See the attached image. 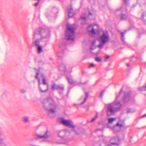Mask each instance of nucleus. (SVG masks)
I'll list each match as a JSON object with an SVG mask.
<instances>
[{"mask_svg":"<svg viewBox=\"0 0 146 146\" xmlns=\"http://www.w3.org/2000/svg\"><path fill=\"white\" fill-rule=\"evenodd\" d=\"M128 69L129 68H131V66H130L129 64H128Z\"/></svg>","mask_w":146,"mask_h":146,"instance_id":"obj_41","label":"nucleus"},{"mask_svg":"<svg viewBox=\"0 0 146 146\" xmlns=\"http://www.w3.org/2000/svg\"><path fill=\"white\" fill-rule=\"evenodd\" d=\"M105 92V91H103L100 94V97L101 98H102L103 96V94H104V93Z\"/></svg>","mask_w":146,"mask_h":146,"instance_id":"obj_34","label":"nucleus"},{"mask_svg":"<svg viewBox=\"0 0 146 146\" xmlns=\"http://www.w3.org/2000/svg\"><path fill=\"white\" fill-rule=\"evenodd\" d=\"M21 92L22 93H24L26 92V90L24 89H22L21 90Z\"/></svg>","mask_w":146,"mask_h":146,"instance_id":"obj_33","label":"nucleus"},{"mask_svg":"<svg viewBox=\"0 0 146 146\" xmlns=\"http://www.w3.org/2000/svg\"><path fill=\"white\" fill-rule=\"evenodd\" d=\"M52 101V103L50 104V107L49 108H46L44 105V108L48 111V113L49 115L54 114L57 107V105L55 102L53 100Z\"/></svg>","mask_w":146,"mask_h":146,"instance_id":"obj_9","label":"nucleus"},{"mask_svg":"<svg viewBox=\"0 0 146 146\" xmlns=\"http://www.w3.org/2000/svg\"><path fill=\"white\" fill-rule=\"evenodd\" d=\"M62 52H64V51H62Z\"/></svg>","mask_w":146,"mask_h":146,"instance_id":"obj_51","label":"nucleus"},{"mask_svg":"<svg viewBox=\"0 0 146 146\" xmlns=\"http://www.w3.org/2000/svg\"><path fill=\"white\" fill-rule=\"evenodd\" d=\"M88 29L89 33L90 35L92 36L93 35L96 34V32L95 31L93 25H89Z\"/></svg>","mask_w":146,"mask_h":146,"instance_id":"obj_15","label":"nucleus"},{"mask_svg":"<svg viewBox=\"0 0 146 146\" xmlns=\"http://www.w3.org/2000/svg\"><path fill=\"white\" fill-rule=\"evenodd\" d=\"M48 132L46 131L44 134H37L35 138L39 139L40 141H46L47 140L48 137Z\"/></svg>","mask_w":146,"mask_h":146,"instance_id":"obj_12","label":"nucleus"},{"mask_svg":"<svg viewBox=\"0 0 146 146\" xmlns=\"http://www.w3.org/2000/svg\"><path fill=\"white\" fill-rule=\"evenodd\" d=\"M96 42L95 41H93L92 43V45L91 47V50H93L96 48Z\"/></svg>","mask_w":146,"mask_h":146,"instance_id":"obj_27","label":"nucleus"},{"mask_svg":"<svg viewBox=\"0 0 146 146\" xmlns=\"http://www.w3.org/2000/svg\"><path fill=\"white\" fill-rule=\"evenodd\" d=\"M44 87V86H42V87L43 88Z\"/></svg>","mask_w":146,"mask_h":146,"instance_id":"obj_47","label":"nucleus"},{"mask_svg":"<svg viewBox=\"0 0 146 146\" xmlns=\"http://www.w3.org/2000/svg\"><path fill=\"white\" fill-rule=\"evenodd\" d=\"M100 146H102V145H100Z\"/></svg>","mask_w":146,"mask_h":146,"instance_id":"obj_48","label":"nucleus"},{"mask_svg":"<svg viewBox=\"0 0 146 146\" xmlns=\"http://www.w3.org/2000/svg\"><path fill=\"white\" fill-rule=\"evenodd\" d=\"M126 33V31H125L124 32H120L121 35L122 37V39L123 41H124L125 38H124V35Z\"/></svg>","mask_w":146,"mask_h":146,"instance_id":"obj_26","label":"nucleus"},{"mask_svg":"<svg viewBox=\"0 0 146 146\" xmlns=\"http://www.w3.org/2000/svg\"><path fill=\"white\" fill-rule=\"evenodd\" d=\"M40 36V40L46 42L48 41L50 36V32L47 29L40 28L36 29L34 32L33 38H35Z\"/></svg>","mask_w":146,"mask_h":146,"instance_id":"obj_3","label":"nucleus"},{"mask_svg":"<svg viewBox=\"0 0 146 146\" xmlns=\"http://www.w3.org/2000/svg\"><path fill=\"white\" fill-rule=\"evenodd\" d=\"M51 88L53 90H58L59 93L61 94L64 90V86L62 84H57L54 83L51 85Z\"/></svg>","mask_w":146,"mask_h":146,"instance_id":"obj_11","label":"nucleus"},{"mask_svg":"<svg viewBox=\"0 0 146 146\" xmlns=\"http://www.w3.org/2000/svg\"><path fill=\"white\" fill-rule=\"evenodd\" d=\"M129 95L128 94V103H129V102H130V101L129 99Z\"/></svg>","mask_w":146,"mask_h":146,"instance_id":"obj_42","label":"nucleus"},{"mask_svg":"<svg viewBox=\"0 0 146 146\" xmlns=\"http://www.w3.org/2000/svg\"><path fill=\"white\" fill-rule=\"evenodd\" d=\"M85 95L82 96L81 98L80 99V100H82V102L80 104V105L82 107L84 108H85V106H83L82 105L86 102L88 96V93L85 91Z\"/></svg>","mask_w":146,"mask_h":146,"instance_id":"obj_14","label":"nucleus"},{"mask_svg":"<svg viewBox=\"0 0 146 146\" xmlns=\"http://www.w3.org/2000/svg\"><path fill=\"white\" fill-rule=\"evenodd\" d=\"M108 127L114 131L118 132L119 131L124 127V125L123 123H119L118 122L115 125L113 126H109V124L107 125Z\"/></svg>","mask_w":146,"mask_h":146,"instance_id":"obj_10","label":"nucleus"},{"mask_svg":"<svg viewBox=\"0 0 146 146\" xmlns=\"http://www.w3.org/2000/svg\"><path fill=\"white\" fill-rule=\"evenodd\" d=\"M116 120V118H109L108 120V123L107 124H109V126H111V124L114 121Z\"/></svg>","mask_w":146,"mask_h":146,"instance_id":"obj_20","label":"nucleus"},{"mask_svg":"<svg viewBox=\"0 0 146 146\" xmlns=\"http://www.w3.org/2000/svg\"><path fill=\"white\" fill-rule=\"evenodd\" d=\"M57 13V12L56 13ZM54 13H56V12H54Z\"/></svg>","mask_w":146,"mask_h":146,"instance_id":"obj_49","label":"nucleus"},{"mask_svg":"<svg viewBox=\"0 0 146 146\" xmlns=\"http://www.w3.org/2000/svg\"><path fill=\"white\" fill-rule=\"evenodd\" d=\"M116 139V138H112L111 139V141H113V140H115V139Z\"/></svg>","mask_w":146,"mask_h":146,"instance_id":"obj_38","label":"nucleus"},{"mask_svg":"<svg viewBox=\"0 0 146 146\" xmlns=\"http://www.w3.org/2000/svg\"><path fill=\"white\" fill-rule=\"evenodd\" d=\"M89 18L91 20H92L94 19V17H92L93 16L92 14L90 12H89Z\"/></svg>","mask_w":146,"mask_h":146,"instance_id":"obj_29","label":"nucleus"},{"mask_svg":"<svg viewBox=\"0 0 146 146\" xmlns=\"http://www.w3.org/2000/svg\"><path fill=\"white\" fill-rule=\"evenodd\" d=\"M75 27L72 25L66 26L65 33V38L67 40L73 41L75 37Z\"/></svg>","mask_w":146,"mask_h":146,"instance_id":"obj_5","label":"nucleus"},{"mask_svg":"<svg viewBox=\"0 0 146 146\" xmlns=\"http://www.w3.org/2000/svg\"><path fill=\"white\" fill-rule=\"evenodd\" d=\"M106 146H118L117 143L116 142H109L107 145Z\"/></svg>","mask_w":146,"mask_h":146,"instance_id":"obj_22","label":"nucleus"},{"mask_svg":"<svg viewBox=\"0 0 146 146\" xmlns=\"http://www.w3.org/2000/svg\"><path fill=\"white\" fill-rule=\"evenodd\" d=\"M59 70L60 71H62L63 72L64 74L66 77V78L68 80V82L71 85H77L76 82L73 80L72 77L70 74L68 75L67 74L71 72L72 71L71 70H67L66 69V67L64 65H61L59 68Z\"/></svg>","mask_w":146,"mask_h":146,"instance_id":"obj_6","label":"nucleus"},{"mask_svg":"<svg viewBox=\"0 0 146 146\" xmlns=\"http://www.w3.org/2000/svg\"><path fill=\"white\" fill-rule=\"evenodd\" d=\"M110 37L109 34L107 32H104L99 36L98 40L100 44L98 46L100 49H102L103 46L109 41Z\"/></svg>","mask_w":146,"mask_h":146,"instance_id":"obj_7","label":"nucleus"},{"mask_svg":"<svg viewBox=\"0 0 146 146\" xmlns=\"http://www.w3.org/2000/svg\"><path fill=\"white\" fill-rule=\"evenodd\" d=\"M40 69L39 68L38 69L37 71L36 72V75L35 76V78L36 79H38V87L40 90L42 92H44L47 91L48 90V84L47 82L46 81L45 77L43 75H42V76L43 78V84L44 85H47L46 86V89L45 90H43L40 87V85L41 84V82L40 79L39 78H38V76L40 72Z\"/></svg>","mask_w":146,"mask_h":146,"instance_id":"obj_8","label":"nucleus"},{"mask_svg":"<svg viewBox=\"0 0 146 146\" xmlns=\"http://www.w3.org/2000/svg\"><path fill=\"white\" fill-rule=\"evenodd\" d=\"M144 94H145V93H144Z\"/></svg>","mask_w":146,"mask_h":146,"instance_id":"obj_52","label":"nucleus"},{"mask_svg":"<svg viewBox=\"0 0 146 146\" xmlns=\"http://www.w3.org/2000/svg\"><path fill=\"white\" fill-rule=\"evenodd\" d=\"M35 70H36V68H35Z\"/></svg>","mask_w":146,"mask_h":146,"instance_id":"obj_50","label":"nucleus"},{"mask_svg":"<svg viewBox=\"0 0 146 146\" xmlns=\"http://www.w3.org/2000/svg\"><path fill=\"white\" fill-rule=\"evenodd\" d=\"M130 139H129V142H128V145L130 144V145H131V144H134L135 143V142L133 141V139H132V136L130 137Z\"/></svg>","mask_w":146,"mask_h":146,"instance_id":"obj_24","label":"nucleus"},{"mask_svg":"<svg viewBox=\"0 0 146 146\" xmlns=\"http://www.w3.org/2000/svg\"><path fill=\"white\" fill-rule=\"evenodd\" d=\"M98 117V114L97 113L95 117L93 118L91 120H88L87 121L88 122L90 123V122H93L96 119H97Z\"/></svg>","mask_w":146,"mask_h":146,"instance_id":"obj_23","label":"nucleus"},{"mask_svg":"<svg viewBox=\"0 0 146 146\" xmlns=\"http://www.w3.org/2000/svg\"><path fill=\"white\" fill-rule=\"evenodd\" d=\"M80 19L81 21V23L82 24H85L86 21V14L85 13L82 14Z\"/></svg>","mask_w":146,"mask_h":146,"instance_id":"obj_16","label":"nucleus"},{"mask_svg":"<svg viewBox=\"0 0 146 146\" xmlns=\"http://www.w3.org/2000/svg\"><path fill=\"white\" fill-rule=\"evenodd\" d=\"M54 9V10H57V9H55V8Z\"/></svg>","mask_w":146,"mask_h":146,"instance_id":"obj_46","label":"nucleus"},{"mask_svg":"<svg viewBox=\"0 0 146 146\" xmlns=\"http://www.w3.org/2000/svg\"><path fill=\"white\" fill-rule=\"evenodd\" d=\"M60 56L59 55V54H58V59H59L60 58Z\"/></svg>","mask_w":146,"mask_h":146,"instance_id":"obj_43","label":"nucleus"},{"mask_svg":"<svg viewBox=\"0 0 146 146\" xmlns=\"http://www.w3.org/2000/svg\"><path fill=\"white\" fill-rule=\"evenodd\" d=\"M96 65L94 63H91L89 65V68L94 67Z\"/></svg>","mask_w":146,"mask_h":146,"instance_id":"obj_30","label":"nucleus"},{"mask_svg":"<svg viewBox=\"0 0 146 146\" xmlns=\"http://www.w3.org/2000/svg\"><path fill=\"white\" fill-rule=\"evenodd\" d=\"M23 120L25 123H27L29 121V117L27 116L24 117L23 118Z\"/></svg>","mask_w":146,"mask_h":146,"instance_id":"obj_28","label":"nucleus"},{"mask_svg":"<svg viewBox=\"0 0 146 146\" xmlns=\"http://www.w3.org/2000/svg\"><path fill=\"white\" fill-rule=\"evenodd\" d=\"M74 15V13L73 12V9H69L68 10V15L70 17H73Z\"/></svg>","mask_w":146,"mask_h":146,"instance_id":"obj_19","label":"nucleus"},{"mask_svg":"<svg viewBox=\"0 0 146 146\" xmlns=\"http://www.w3.org/2000/svg\"><path fill=\"white\" fill-rule=\"evenodd\" d=\"M123 88L121 91L116 94L115 101L112 103L108 104L107 106L106 112L108 116H110L113 114L116 111L121 110L122 108L123 105L121 104L119 100L122 96V100L124 103L128 101V94L127 92L123 91Z\"/></svg>","mask_w":146,"mask_h":146,"instance_id":"obj_1","label":"nucleus"},{"mask_svg":"<svg viewBox=\"0 0 146 146\" xmlns=\"http://www.w3.org/2000/svg\"><path fill=\"white\" fill-rule=\"evenodd\" d=\"M131 28H128V30H130V29H131V28H133L134 27V25H133V24L131 26Z\"/></svg>","mask_w":146,"mask_h":146,"instance_id":"obj_36","label":"nucleus"},{"mask_svg":"<svg viewBox=\"0 0 146 146\" xmlns=\"http://www.w3.org/2000/svg\"><path fill=\"white\" fill-rule=\"evenodd\" d=\"M96 60L98 62H100L101 61V59L98 57H96L95 58Z\"/></svg>","mask_w":146,"mask_h":146,"instance_id":"obj_32","label":"nucleus"},{"mask_svg":"<svg viewBox=\"0 0 146 146\" xmlns=\"http://www.w3.org/2000/svg\"><path fill=\"white\" fill-rule=\"evenodd\" d=\"M123 4L122 8L117 9L115 12V15L118 19H125L127 17V15L123 14L122 13H127L128 0H123Z\"/></svg>","mask_w":146,"mask_h":146,"instance_id":"obj_4","label":"nucleus"},{"mask_svg":"<svg viewBox=\"0 0 146 146\" xmlns=\"http://www.w3.org/2000/svg\"><path fill=\"white\" fill-rule=\"evenodd\" d=\"M129 137H128V138H129V139H130V137H130V136H132L133 135H131H131L130 134H129Z\"/></svg>","mask_w":146,"mask_h":146,"instance_id":"obj_40","label":"nucleus"},{"mask_svg":"<svg viewBox=\"0 0 146 146\" xmlns=\"http://www.w3.org/2000/svg\"><path fill=\"white\" fill-rule=\"evenodd\" d=\"M6 93L4 92L3 94L1 95V96L3 98H4V96H6Z\"/></svg>","mask_w":146,"mask_h":146,"instance_id":"obj_35","label":"nucleus"},{"mask_svg":"<svg viewBox=\"0 0 146 146\" xmlns=\"http://www.w3.org/2000/svg\"><path fill=\"white\" fill-rule=\"evenodd\" d=\"M146 117V114L143 115L141 117V118H143V117Z\"/></svg>","mask_w":146,"mask_h":146,"instance_id":"obj_39","label":"nucleus"},{"mask_svg":"<svg viewBox=\"0 0 146 146\" xmlns=\"http://www.w3.org/2000/svg\"><path fill=\"white\" fill-rule=\"evenodd\" d=\"M146 19V12L143 13L142 15L141 19L143 21L145 24H146V21L144 19Z\"/></svg>","mask_w":146,"mask_h":146,"instance_id":"obj_18","label":"nucleus"},{"mask_svg":"<svg viewBox=\"0 0 146 146\" xmlns=\"http://www.w3.org/2000/svg\"><path fill=\"white\" fill-rule=\"evenodd\" d=\"M109 58H110V56L109 55H108L106 57L105 59H108Z\"/></svg>","mask_w":146,"mask_h":146,"instance_id":"obj_37","label":"nucleus"},{"mask_svg":"<svg viewBox=\"0 0 146 146\" xmlns=\"http://www.w3.org/2000/svg\"><path fill=\"white\" fill-rule=\"evenodd\" d=\"M40 42V40L38 39H37L35 40L33 44L36 47H37L40 46L39 42Z\"/></svg>","mask_w":146,"mask_h":146,"instance_id":"obj_21","label":"nucleus"},{"mask_svg":"<svg viewBox=\"0 0 146 146\" xmlns=\"http://www.w3.org/2000/svg\"><path fill=\"white\" fill-rule=\"evenodd\" d=\"M134 111V110L133 109L128 108V113H132Z\"/></svg>","mask_w":146,"mask_h":146,"instance_id":"obj_31","label":"nucleus"},{"mask_svg":"<svg viewBox=\"0 0 146 146\" xmlns=\"http://www.w3.org/2000/svg\"><path fill=\"white\" fill-rule=\"evenodd\" d=\"M66 133V131L65 130H62L59 132L58 135L59 137L63 139L65 136Z\"/></svg>","mask_w":146,"mask_h":146,"instance_id":"obj_17","label":"nucleus"},{"mask_svg":"<svg viewBox=\"0 0 146 146\" xmlns=\"http://www.w3.org/2000/svg\"><path fill=\"white\" fill-rule=\"evenodd\" d=\"M58 121L66 126L72 128V131L77 135H79L82 133L83 130L80 127L75 125L72 121L70 120H66L62 117L58 119Z\"/></svg>","mask_w":146,"mask_h":146,"instance_id":"obj_2","label":"nucleus"},{"mask_svg":"<svg viewBox=\"0 0 146 146\" xmlns=\"http://www.w3.org/2000/svg\"><path fill=\"white\" fill-rule=\"evenodd\" d=\"M10 143L6 137H1L0 135V146H9Z\"/></svg>","mask_w":146,"mask_h":146,"instance_id":"obj_13","label":"nucleus"},{"mask_svg":"<svg viewBox=\"0 0 146 146\" xmlns=\"http://www.w3.org/2000/svg\"><path fill=\"white\" fill-rule=\"evenodd\" d=\"M70 86H69L68 87V89H69V90H70L71 88H70Z\"/></svg>","mask_w":146,"mask_h":146,"instance_id":"obj_44","label":"nucleus"},{"mask_svg":"<svg viewBox=\"0 0 146 146\" xmlns=\"http://www.w3.org/2000/svg\"><path fill=\"white\" fill-rule=\"evenodd\" d=\"M38 52L39 53H41L42 51V47L41 46H39L36 47Z\"/></svg>","mask_w":146,"mask_h":146,"instance_id":"obj_25","label":"nucleus"},{"mask_svg":"<svg viewBox=\"0 0 146 146\" xmlns=\"http://www.w3.org/2000/svg\"><path fill=\"white\" fill-rule=\"evenodd\" d=\"M126 66H128V63H127V64H126Z\"/></svg>","mask_w":146,"mask_h":146,"instance_id":"obj_45","label":"nucleus"}]
</instances>
